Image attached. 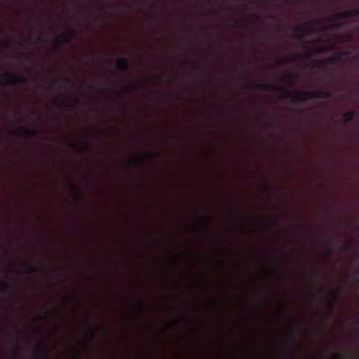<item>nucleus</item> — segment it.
Here are the masks:
<instances>
[{
    "mask_svg": "<svg viewBox=\"0 0 359 359\" xmlns=\"http://www.w3.org/2000/svg\"><path fill=\"white\" fill-rule=\"evenodd\" d=\"M65 81H66V83H67L68 84H71V85L72 84V83L71 80H70L69 79H68V78H66V79H65Z\"/></svg>",
    "mask_w": 359,
    "mask_h": 359,
    "instance_id": "nucleus-29",
    "label": "nucleus"
},
{
    "mask_svg": "<svg viewBox=\"0 0 359 359\" xmlns=\"http://www.w3.org/2000/svg\"><path fill=\"white\" fill-rule=\"evenodd\" d=\"M202 220L205 226H210L211 223V218L208 215H203L202 217Z\"/></svg>",
    "mask_w": 359,
    "mask_h": 359,
    "instance_id": "nucleus-15",
    "label": "nucleus"
},
{
    "mask_svg": "<svg viewBox=\"0 0 359 359\" xmlns=\"http://www.w3.org/2000/svg\"><path fill=\"white\" fill-rule=\"evenodd\" d=\"M138 88V86L137 84L131 86H127L124 87L121 90V93L123 95H130L132 94L137 88Z\"/></svg>",
    "mask_w": 359,
    "mask_h": 359,
    "instance_id": "nucleus-10",
    "label": "nucleus"
},
{
    "mask_svg": "<svg viewBox=\"0 0 359 359\" xmlns=\"http://www.w3.org/2000/svg\"><path fill=\"white\" fill-rule=\"evenodd\" d=\"M46 359H49V358H48V355H47Z\"/></svg>",
    "mask_w": 359,
    "mask_h": 359,
    "instance_id": "nucleus-39",
    "label": "nucleus"
},
{
    "mask_svg": "<svg viewBox=\"0 0 359 359\" xmlns=\"http://www.w3.org/2000/svg\"><path fill=\"white\" fill-rule=\"evenodd\" d=\"M355 111H349L343 114V122L344 124H348L351 121H353L354 116H355Z\"/></svg>",
    "mask_w": 359,
    "mask_h": 359,
    "instance_id": "nucleus-8",
    "label": "nucleus"
},
{
    "mask_svg": "<svg viewBox=\"0 0 359 359\" xmlns=\"http://www.w3.org/2000/svg\"><path fill=\"white\" fill-rule=\"evenodd\" d=\"M327 243L329 245H332V248H331L330 249L327 250L325 251V254H326L327 255H331L332 254V252H333V245H332V241H330V240H329V241H327Z\"/></svg>",
    "mask_w": 359,
    "mask_h": 359,
    "instance_id": "nucleus-17",
    "label": "nucleus"
},
{
    "mask_svg": "<svg viewBox=\"0 0 359 359\" xmlns=\"http://www.w3.org/2000/svg\"><path fill=\"white\" fill-rule=\"evenodd\" d=\"M20 131L26 137H30L35 135L37 133L36 130L31 129L27 127H22L20 128Z\"/></svg>",
    "mask_w": 359,
    "mask_h": 359,
    "instance_id": "nucleus-9",
    "label": "nucleus"
},
{
    "mask_svg": "<svg viewBox=\"0 0 359 359\" xmlns=\"http://www.w3.org/2000/svg\"><path fill=\"white\" fill-rule=\"evenodd\" d=\"M323 50H325V48H321V49H319V50H318V52H320V51L321 52V51H323Z\"/></svg>",
    "mask_w": 359,
    "mask_h": 359,
    "instance_id": "nucleus-34",
    "label": "nucleus"
},
{
    "mask_svg": "<svg viewBox=\"0 0 359 359\" xmlns=\"http://www.w3.org/2000/svg\"><path fill=\"white\" fill-rule=\"evenodd\" d=\"M206 1H209V0H205Z\"/></svg>",
    "mask_w": 359,
    "mask_h": 359,
    "instance_id": "nucleus-40",
    "label": "nucleus"
},
{
    "mask_svg": "<svg viewBox=\"0 0 359 359\" xmlns=\"http://www.w3.org/2000/svg\"><path fill=\"white\" fill-rule=\"evenodd\" d=\"M285 79L287 80V82L290 84V85H294V76L292 74L290 73H287L285 74Z\"/></svg>",
    "mask_w": 359,
    "mask_h": 359,
    "instance_id": "nucleus-13",
    "label": "nucleus"
},
{
    "mask_svg": "<svg viewBox=\"0 0 359 359\" xmlns=\"http://www.w3.org/2000/svg\"><path fill=\"white\" fill-rule=\"evenodd\" d=\"M351 55V52L349 51H340L334 53L332 56L334 57V59L335 62H341L345 61L346 57L349 56Z\"/></svg>",
    "mask_w": 359,
    "mask_h": 359,
    "instance_id": "nucleus-7",
    "label": "nucleus"
},
{
    "mask_svg": "<svg viewBox=\"0 0 359 359\" xmlns=\"http://www.w3.org/2000/svg\"><path fill=\"white\" fill-rule=\"evenodd\" d=\"M298 57V56H293L291 57V60H294Z\"/></svg>",
    "mask_w": 359,
    "mask_h": 359,
    "instance_id": "nucleus-32",
    "label": "nucleus"
},
{
    "mask_svg": "<svg viewBox=\"0 0 359 359\" xmlns=\"http://www.w3.org/2000/svg\"><path fill=\"white\" fill-rule=\"evenodd\" d=\"M60 39L62 43H69L72 41V35L63 34Z\"/></svg>",
    "mask_w": 359,
    "mask_h": 359,
    "instance_id": "nucleus-14",
    "label": "nucleus"
},
{
    "mask_svg": "<svg viewBox=\"0 0 359 359\" xmlns=\"http://www.w3.org/2000/svg\"><path fill=\"white\" fill-rule=\"evenodd\" d=\"M56 104L59 107H69V104L65 101H59Z\"/></svg>",
    "mask_w": 359,
    "mask_h": 359,
    "instance_id": "nucleus-19",
    "label": "nucleus"
},
{
    "mask_svg": "<svg viewBox=\"0 0 359 359\" xmlns=\"http://www.w3.org/2000/svg\"><path fill=\"white\" fill-rule=\"evenodd\" d=\"M336 299H339V295L338 294L336 295Z\"/></svg>",
    "mask_w": 359,
    "mask_h": 359,
    "instance_id": "nucleus-35",
    "label": "nucleus"
},
{
    "mask_svg": "<svg viewBox=\"0 0 359 359\" xmlns=\"http://www.w3.org/2000/svg\"><path fill=\"white\" fill-rule=\"evenodd\" d=\"M259 295L260 297V299L262 302H266L267 301V297L264 294H263L262 292H259Z\"/></svg>",
    "mask_w": 359,
    "mask_h": 359,
    "instance_id": "nucleus-22",
    "label": "nucleus"
},
{
    "mask_svg": "<svg viewBox=\"0 0 359 359\" xmlns=\"http://www.w3.org/2000/svg\"><path fill=\"white\" fill-rule=\"evenodd\" d=\"M116 68L121 71H128L129 69V61L126 57H118L116 62Z\"/></svg>",
    "mask_w": 359,
    "mask_h": 359,
    "instance_id": "nucleus-4",
    "label": "nucleus"
},
{
    "mask_svg": "<svg viewBox=\"0 0 359 359\" xmlns=\"http://www.w3.org/2000/svg\"><path fill=\"white\" fill-rule=\"evenodd\" d=\"M355 280H356V282H358V279L356 278V276L355 277Z\"/></svg>",
    "mask_w": 359,
    "mask_h": 359,
    "instance_id": "nucleus-37",
    "label": "nucleus"
},
{
    "mask_svg": "<svg viewBox=\"0 0 359 359\" xmlns=\"http://www.w3.org/2000/svg\"><path fill=\"white\" fill-rule=\"evenodd\" d=\"M12 273H20V272L19 271H17V270H13V271H12Z\"/></svg>",
    "mask_w": 359,
    "mask_h": 359,
    "instance_id": "nucleus-31",
    "label": "nucleus"
},
{
    "mask_svg": "<svg viewBox=\"0 0 359 359\" xmlns=\"http://www.w3.org/2000/svg\"><path fill=\"white\" fill-rule=\"evenodd\" d=\"M21 266L23 267L24 272L26 274H33L39 272V268L37 266L28 262H24L21 264Z\"/></svg>",
    "mask_w": 359,
    "mask_h": 359,
    "instance_id": "nucleus-6",
    "label": "nucleus"
},
{
    "mask_svg": "<svg viewBox=\"0 0 359 359\" xmlns=\"http://www.w3.org/2000/svg\"><path fill=\"white\" fill-rule=\"evenodd\" d=\"M271 225H275L276 224H275V222H271Z\"/></svg>",
    "mask_w": 359,
    "mask_h": 359,
    "instance_id": "nucleus-36",
    "label": "nucleus"
},
{
    "mask_svg": "<svg viewBox=\"0 0 359 359\" xmlns=\"http://www.w3.org/2000/svg\"><path fill=\"white\" fill-rule=\"evenodd\" d=\"M29 41H30L29 40H28V39H25V40H23V41H22V43H29Z\"/></svg>",
    "mask_w": 359,
    "mask_h": 359,
    "instance_id": "nucleus-30",
    "label": "nucleus"
},
{
    "mask_svg": "<svg viewBox=\"0 0 359 359\" xmlns=\"http://www.w3.org/2000/svg\"><path fill=\"white\" fill-rule=\"evenodd\" d=\"M352 245H353V240H351H351H349V241L347 242V243H346V247H347L348 248H351L352 247Z\"/></svg>",
    "mask_w": 359,
    "mask_h": 359,
    "instance_id": "nucleus-25",
    "label": "nucleus"
},
{
    "mask_svg": "<svg viewBox=\"0 0 359 359\" xmlns=\"http://www.w3.org/2000/svg\"><path fill=\"white\" fill-rule=\"evenodd\" d=\"M90 90L93 92H97L101 94L106 93L107 90L103 86H91Z\"/></svg>",
    "mask_w": 359,
    "mask_h": 359,
    "instance_id": "nucleus-11",
    "label": "nucleus"
},
{
    "mask_svg": "<svg viewBox=\"0 0 359 359\" xmlns=\"http://www.w3.org/2000/svg\"><path fill=\"white\" fill-rule=\"evenodd\" d=\"M306 27L304 25H300L297 27V32H302Z\"/></svg>",
    "mask_w": 359,
    "mask_h": 359,
    "instance_id": "nucleus-26",
    "label": "nucleus"
},
{
    "mask_svg": "<svg viewBox=\"0 0 359 359\" xmlns=\"http://www.w3.org/2000/svg\"><path fill=\"white\" fill-rule=\"evenodd\" d=\"M10 46H11V44H10V43H9V42H8V41H6V42H4V43H1L0 42V48H1V47H3V48H5V49H8V48H10Z\"/></svg>",
    "mask_w": 359,
    "mask_h": 359,
    "instance_id": "nucleus-18",
    "label": "nucleus"
},
{
    "mask_svg": "<svg viewBox=\"0 0 359 359\" xmlns=\"http://www.w3.org/2000/svg\"><path fill=\"white\" fill-rule=\"evenodd\" d=\"M341 38L342 41H349L352 39V36H351V35L341 36Z\"/></svg>",
    "mask_w": 359,
    "mask_h": 359,
    "instance_id": "nucleus-21",
    "label": "nucleus"
},
{
    "mask_svg": "<svg viewBox=\"0 0 359 359\" xmlns=\"http://www.w3.org/2000/svg\"><path fill=\"white\" fill-rule=\"evenodd\" d=\"M356 16H359V10L351 9L335 15L334 20H344Z\"/></svg>",
    "mask_w": 359,
    "mask_h": 359,
    "instance_id": "nucleus-2",
    "label": "nucleus"
},
{
    "mask_svg": "<svg viewBox=\"0 0 359 359\" xmlns=\"http://www.w3.org/2000/svg\"><path fill=\"white\" fill-rule=\"evenodd\" d=\"M335 60L334 59V57L333 56H331L327 59H323V60H316L313 63V66L314 67H318V68H320V67H325L326 65H331V64H333V63H335Z\"/></svg>",
    "mask_w": 359,
    "mask_h": 359,
    "instance_id": "nucleus-5",
    "label": "nucleus"
},
{
    "mask_svg": "<svg viewBox=\"0 0 359 359\" xmlns=\"http://www.w3.org/2000/svg\"><path fill=\"white\" fill-rule=\"evenodd\" d=\"M5 74L6 76L12 79L14 83H25L32 81L28 76L22 74H11L10 72H6Z\"/></svg>",
    "mask_w": 359,
    "mask_h": 359,
    "instance_id": "nucleus-3",
    "label": "nucleus"
},
{
    "mask_svg": "<svg viewBox=\"0 0 359 359\" xmlns=\"http://www.w3.org/2000/svg\"><path fill=\"white\" fill-rule=\"evenodd\" d=\"M314 276H315V278H316L318 280L320 279V276L319 273H317V272H316V273H314Z\"/></svg>",
    "mask_w": 359,
    "mask_h": 359,
    "instance_id": "nucleus-28",
    "label": "nucleus"
},
{
    "mask_svg": "<svg viewBox=\"0 0 359 359\" xmlns=\"http://www.w3.org/2000/svg\"><path fill=\"white\" fill-rule=\"evenodd\" d=\"M47 314H48V313H44V316L47 317Z\"/></svg>",
    "mask_w": 359,
    "mask_h": 359,
    "instance_id": "nucleus-38",
    "label": "nucleus"
},
{
    "mask_svg": "<svg viewBox=\"0 0 359 359\" xmlns=\"http://www.w3.org/2000/svg\"><path fill=\"white\" fill-rule=\"evenodd\" d=\"M255 18L257 20H262L263 18L261 15H255Z\"/></svg>",
    "mask_w": 359,
    "mask_h": 359,
    "instance_id": "nucleus-27",
    "label": "nucleus"
},
{
    "mask_svg": "<svg viewBox=\"0 0 359 359\" xmlns=\"http://www.w3.org/2000/svg\"><path fill=\"white\" fill-rule=\"evenodd\" d=\"M70 185H71V187L72 189L74 191V192L76 193V198H78L79 199H81L82 198V194H81V192L79 191V188L78 187L76 186V184H74V182H70Z\"/></svg>",
    "mask_w": 359,
    "mask_h": 359,
    "instance_id": "nucleus-12",
    "label": "nucleus"
},
{
    "mask_svg": "<svg viewBox=\"0 0 359 359\" xmlns=\"http://www.w3.org/2000/svg\"><path fill=\"white\" fill-rule=\"evenodd\" d=\"M136 306L139 311V312H142L143 310H144V306L142 303L140 302H137L136 303Z\"/></svg>",
    "mask_w": 359,
    "mask_h": 359,
    "instance_id": "nucleus-20",
    "label": "nucleus"
},
{
    "mask_svg": "<svg viewBox=\"0 0 359 359\" xmlns=\"http://www.w3.org/2000/svg\"><path fill=\"white\" fill-rule=\"evenodd\" d=\"M82 144L86 149H88L90 147V142L87 140L83 141Z\"/></svg>",
    "mask_w": 359,
    "mask_h": 359,
    "instance_id": "nucleus-23",
    "label": "nucleus"
},
{
    "mask_svg": "<svg viewBox=\"0 0 359 359\" xmlns=\"http://www.w3.org/2000/svg\"><path fill=\"white\" fill-rule=\"evenodd\" d=\"M255 88L262 90H277L284 93L285 97H293L297 102L306 101L311 98H331L333 97V93L329 90L318 91H301L290 90L281 86H276L269 83L258 82L255 84Z\"/></svg>",
    "mask_w": 359,
    "mask_h": 359,
    "instance_id": "nucleus-1",
    "label": "nucleus"
},
{
    "mask_svg": "<svg viewBox=\"0 0 359 359\" xmlns=\"http://www.w3.org/2000/svg\"><path fill=\"white\" fill-rule=\"evenodd\" d=\"M55 313V309H52L51 311V314L54 315Z\"/></svg>",
    "mask_w": 359,
    "mask_h": 359,
    "instance_id": "nucleus-33",
    "label": "nucleus"
},
{
    "mask_svg": "<svg viewBox=\"0 0 359 359\" xmlns=\"http://www.w3.org/2000/svg\"><path fill=\"white\" fill-rule=\"evenodd\" d=\"M297 332L294 329H292L290 331V334L292 337V338L295 339L297 337Z\"/></svg>",
    "mask_w": 359,
    "mask_h": 359,
    "instance_id": "nucleus-24",
    "label": "nucleus"
},
{
    "mask_svg": "<svg viewBox=\"0 0 359 359\" xmlns=\"http://www.w3.org/2000/svg\"><path fill=\"white\" fill-rule=\"evenodd\" d=\"M96 334L95 327L94 326H91L90 332V340H93Z\"/></svg>",
    "mask_w": 359,
    "mask_h": 359,
    "instance_id": "nucleus-16",
    "label": "nucleus"
}]
</instances>
